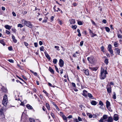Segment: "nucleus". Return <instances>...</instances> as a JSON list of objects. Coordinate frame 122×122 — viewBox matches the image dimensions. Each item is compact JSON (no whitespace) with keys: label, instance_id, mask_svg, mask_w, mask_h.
Masks as SVG:
<instances>
[{"label":"nucleus","instance_id":"obj_1","mask_svg":"<svg viewBox=\"0 0 122 122\" xmlns=\"http://www.w3.org/2000/svg\"><path fill=\"white\" fill-rule=\"evenodd\" d=\"M107 72L106 70H105L104 69L102 68L101 71V75L100 77L101 79H103L106 77V75L107 74Z\"/></svg>","mask_w":122,"mask_h":122},{"label":"nucleus","instance_id":"obj_2","mask_svg":"<svg viewBox=\"0 0 122 122\" xmlns=\"http://www.w3.org/2000/svg\"><path fill=\"white\" fill-rule=\"evenodd\" d=\"M21 22L22 24H24L25 25H26L30 28H33V26L32 24L29 21L23 20H21Z\"/></svg>","mask_w":122,"mask_h":122},{"label":"nucleus","instance_id":"obj_3","mask_svg":"<svg viewBox=\"0 0 122 122\" xmlns=\"http://www.w3.org/2000/svg\"><path fill=\"white\" fill-rule=\"evenodd\" d=\"M106 115H103L102 118H101L99 120V122H104L105 121L104 120L106 119L108 117Z\"/></svg>","mask_w":122,"mask_h":122},{"label":"nucleus","instance_id":"obj_4","mask_svg":"<svg viewBox=\"0 0 122 122\" xmlns=\"http://www.w3.org/2000/svg\"><path fill=\"white\" fill-rule=\"evenodd\" d=\"M107 92L110 95V94L112 92V89L111 86L110 85L107 84Z\"/></svg>","mask_w":122,"mask_h":122},{"label":"nucleus","instance_id":"obj_5","mask_svg":"<svg viewBox=\"0 0 122 122\" xmlns=\"http://www.w3.org/2000/svg\"><path fill=\"white\" fill-rule=\"evenodd\" d=\"M87 59L88 61L91 63H93L94 60V58L92 56L88 57L87 58Z\"/></svg>","mask_w":122,"mask_h":122},{"label":"nucleus","instance_id":"obj_6","mask_svg":"<svg viewBox=\"0 0 122 122\" xmlns=\"http://www.w3.org/2000/svg\"><path fill=\"white\" fill-rule=\"evenodd\" d=\"M108 50L109 51L111 54H112L113 53V51L112 49L111 45V44H109L108 46Z\"/></svg>","mask_w":122,"mask_h":122},{"label":"nucleus","instance_id":"obj_7","mask_svg":"<svg viewBox=\"0 0 122 122\" xmlns=\"http://www.w3.org/2000/svg\"><path fill=\"white\" fill-rule=\"evenodd\" d=\"M104 121H107L108 122H113V119L111 117H108V119L106 120H105Z\"/></svg>","mask_w":122,"mask_h":122},{"label":"nucleus","instance_id":"obj_8","mask_svg":"<svg viewBox=\"0 0 122 122\" xmlns=\"http://www.w3.org/2000/svg\"><path fill=\"white\" fill-rule=\"evenodd\" d=\"M64 63L62 59H60V60L59 63V64L60 66L61 67H63V66Z\"/></svg>","mask_w":122,"mask_h":122},{"label":"nucleus","instance_id":"obj_9","mask_svg":"<svg viewBox=\"0 0 122 122\" xmlns=\"http://www.w3.org/2000/svg\"><path fill=\"white\" fill-rule=\"evenodd\" d=\"M82 71L87 76H88L89 75V70L88 69H83V70Z\"/></svg>","mask_w":122,"mask_h":122},{"label":"nucleus","instance_id":"obj_10","mask_svg":"<svg viewBox=\"0 0 122 122\" xmlns=\"http://www.w3.org/2000/svg\"><path fill=\"white\" fill-rule=\"evenodd\" d=\"M113 119L115 121H117L118 119V116L116 114H115L114 115Z\"/></svg>","mask_w":122,"mask_h":122},{"label":"nucleus","instance_id":"obj_11","mask_svg":"<svg viewBox=\"0 0 122 122\" xmlns=\"http://www.w3.org/2000/svg\"><path fill=\"white\" fill-rule=\"evenodd\" d=\"M106 103V107L107 108H108V107L111 106L110 103L107 100Z\"/></svg>","mask_w":122,"mask_h":122},{"label":"nucleus","instance_id":"obj_12","mask_svg":"<svg viewBox=\"0 0 122 122\" xmlns=\"http://www.w3.org/2000/svg\"><path fill=\"white\" fill-rule=\"evenodd\" d=\"M83 93L82 94V95L85 97H86L87 96V91H86V90H84L83 91Z\"/></svg>","mask_w":122,"mask_h":122},{"label":"nucleus","instance_id":"obj_13","mask_svg":"<svg viewBox=\"0 0 122 122\" xmlns=\"http://www.w3.org/2000/svg\"><path fill=\"white\" fill-rule=\"evenodd\" d=\"M115 53L119 55L120 53V50L118 48H116L115 49Z\"/></svg>","mask_w":122,"mask_h":122},{"label":"nucleus","instance_id":"obj_14","mask_svg":"<svg viewBox=\"0 0 122 122\" xmlns=\"http://www.w3.org/2000/svg\"><path fill=\"white\" fill-rule=\"evenodd\" d=\"M12 38L13 39V41L14 43H16L17 42V40L15 39V36L13 35H12Z\"/></svg>","mask_w":122,"mask_h":122},{"label":"nucleus","instance_id":"obj_15","mask_svg":"<svg viewBox=\"0 0 122 122\" xmlns=\"http://www.w3.org/2000/svg\"><path fill=\"white\" fill-rule=\"evenodd\" d=\"M5 27L6 29L10 30L11 28V26H10L8 25H5Z\"/></svg>","mask_w":122,"mask_h":122},{"label":"nucleus","instance_id":"obj_16","mask_svg":"<svg viewBox=\"0 0 122 122\" xmlns=\"http://www.w3.org/2000/svg\"><path fill=\"white\" fill-rule=\"evenodd\" d=\"M7 101L5 100H3L2 103L5 106L6 105L7 102Z\"/></svg>","mask_w":122,"mask_h":122},{"label":"nucleus","instance_id":"obj_17","mask_svg":"<svg viewBox=\"0 0 122 122\" xmlns=\"http://www.w3.org/2000/svg\"><path fill=\"white\" fill-rule=\"evenodd\" d=\"M97 102L95 101L94 100L92 101L91 102V104L93 105H97Z\"/></svg>","mask_w":122,"mask_h":122},{"label":"nucleus","instance_id":"obj_18","mask_svg":"<svg viewBox=\"0 0 122 122\" xmlns=\"http://www.w3.org/2000/svg\"><path fill=\"white\" fill-rule=\"evenodd\" d=\"M45 54L46 57L49 60H50L51 59V57L46 52H45Z\"/></svg>","mask_w":122,"mask_h":122},{"label":"nucleus","instance_id":"obj_19","mask_svg":"<svg viewBox=\"0 0 122 122\" xmlns=\"http://www.w3.org/2000/svg\"><path fill=\"white\" fill-rule=\"evenodd\" d=\"M71 24H74L75 23V20L73 19L70 20Z\"/></svg>","mask_w":122,"mask_h":122},{"label":"nucleus","instance_id":"obj_20","mask_svg":"<svg viewBox=\"0 0 122 122\" xmlns=\"http://www.w3.org/2000/svg\"><path fill=\"white\" fill-rule=\"evenodd\" d=\"M0 115H4L3 110V109L2 108L0 109Z\"/></svg>","mask_w":122,"mask_h":122},{"label":"nucleus","instance_id":"obj_21","mask_svg":"<svg viewBox=\"0 0 122 122\" xmlns=\"http://www.w3.org/2000/svg\"><path fill=\"white\" fill-rule=\"evenodd\" d=\"M89 68L91 70L94 71H96L97 69V67H90Z\"/></svg>","mask_w":122,"mask_h":122},{"label":"nucleus","instance_id":"obj_22","mask_svg":"<svg viewBox=\"0 0 122 122\" xmlns=\"http://www.w3.org/2000/svg\"><path fill=\"white\" fill-rule=\"evenodd\" d=\"M49 70L52 74L54 73V71L50 67H49Z\"/></svg>","mask_w":122,"mask_h":122},{"label":"nucleus","instance_id":"obj_23","mask_svg":"<svg viewBox=\"0 0 122 122\" xmlns=\"http://www.w3.org/2000/svg\"><path fill=\"white\" fill-rule=\"evenodd\" d=\"M26 106L29 109H31L32 108V107L29 104H27Z\"/></svg>","mask_w":122,"mask_h":122},{"label":"nucleus","instance_id":"obj_24","mask_svg":"<svg viewBox=\"0 0 122 122\" xmlns=\"http://www.w3.org/2000/svg\"><path fill=\"white\" fill-rule=\"evenodd\" d=\"M88 97L90 98H91L92 99H93V97L92 96V95L91 94L88 93Z\"/></svg>","mask_w":122,"mask_h":122},{"label":"nucleus","instance_id":"obj_25","mask_svg":"<svg viewBox=\"0 0 122 122\" xmlns=\"http://www.w3.org/2000/svg\"><path fill=\"white\" fill-rule=\"evenodd\" d=\"M104 62L106 65H108L109 63L108 60L107 59H105Z\"/></svg>","mask_w":122,"mask_h":122},{"label":"nucleus","instance_id":"obj_26","mask_svg":"<svg viewBox=\"0 0 122 122\" xmlns=\"http://www.w3.org/2000/svg\"><path fill=\"white\" fill-rule=\"evenodd\" d=\"M87 115L90 118H92V114L89 113H87Z\"/></svg>","mask_w":122,"mask_h":122},{"label":"nucleus","instance_id":"obj_27","mask_svg":"<svg viewBox=\"0 0 122 122\" xmlns=\"http://www.w3.org/2000/svg\"><path fill=\"white\" fill-rule=\"evenodd\" d=\"M113 98L114 99H115L116 98V93L115 92H113Z\"/></svg>","mask_w":122,"mask_h":122},{"label":"nucleus","instance_id":"obj_28","mask_svg":"<svg viewBox=\"0 0 122 122\" xmlns=\"http://www.w3.org/2000/svg\"><path fill=\"white\" fill-rule=\"evenodd\" d=\"M3 99L8 100L7 97V95H4Z\"/></svg>","mask_w":122,"mask_h":122},{"label":"nucleus","instance_id":"obj_29","mask_svg":"<svg viewBox=\"0 0 122 122\" xmlns=\"http://www.w3.org/2000/svg\"><path fill=\"white\" fill-rule=\"evenodd\" d=\"M0 43L2 44L4 46L5 45V44L4 41L3 40H0Z\"/></svg>","mask_w":122,"mask_h":122},{"label":"nucleus","instance_id":"obj_30","mask_svg":"<svg viewBox=\"0 0 122 122\" xmlns=\"http://www.w3.org/2000/svg\"><path fill=\"white\" fill-rule=\"evenodd\" d=\"M62 117L64 120H66V122L67 121V118L65 115L63 116Z\"/></svg>","mask_w":122,"mask_h":122},{"label":"nucleus","instance_id":"obj_31","mask_svg":"<svg viewBox=\"0 0 122 122\" xmlns=\"http://www.w3.org/2000/svg\"><path fill=\"white\" fill-rule=\"evenodd\" d=\"M57 60L56 59H54L53 60V63L54 64H56V63L57 62Z\"/></svg>","mask_w":122,"mask_h":122},{"label":"nucleus","instance_id":"obj_32","mask_svg":"<svg viewBox=\"0 0 122 122\" xmlns=\"http://www.w3.org/2000/svg\"><path fill=\"white\" fill-rule=\"evenodd\" d=\"M44 47L43 46H41L40 48V50L41 51H44Z\"/></svg>","mask_w":122,"mask_h":122},{"label":"nucleus","instance_id":"obj_33","mask_svg":"<svg viewBox=\"0 0 122 122\" xmlns=\"http://www.w3.org/2000/svg\"><path fill=\"white\" fill-rule=\"evenodd\" d=\"M105 29H106V30L107 32H109L110 31V29L107 27H105Z\"/></svg>","mask_w":122,"mask_h":122},{"label":"nucleus","instance_id":"obj_34","mask_svg":"<svg viewBox=\"0 0 122 122\" xmlns=\"http://www.w3.org/2000/svg\"><path fill=\"white\" fill-rule=\"evenodd\" d=\"M46 106L47 109L48 110H49L50 109V107L48 103H46Z\"/></svg>","mask_w":122,"mask_h":122},{"label":"nucleus","instance_id":"obj_35","mask_svg":"<svg viewBox=\"0 0 122 122\" xmlns=\"http://www.w3.org/2000/svg\"><path fill=\"white\" fill-rule=\"evenodd\" d=\"M114 46L116 47H117L118 46V44L117 42H115L114 44Z\"/></svg>","mask_w":122,"mask_h":122},{"label":"nucleus","instance_id":"obj_36","mask_svg":"<svg viewBox=\"0 0 122 122\" xmlns=\"http://www.w3.org/2000/svg\"><path fill=\"white\" fill-rule=\"evenodd\" d=\"M72 28L74 29H76L77 27V26L76 25H72Z\"/></svg>","mask_w":122,"mask_h":122},{"label":"nucleus","instance_id":"obj_37","mask_svg":"<svg viewBox=\"0 0 122 122\" xmlns=\"http://www.w3.org/2000/svg\"><path fill=\"white\" fill-rule=\"evenodd\" d=\"M29 120L30 122H34L35 120L33 118H29Z\"/></svg>","mask_w":122,"mask_h":122},{"label":"nucleus","instance_id":"obj_38","mask_svg":"<svg viewBox=\"0 0 122 122\" xmlns=\"http://www.w3.org/2000/svg\"><path fill=\"white\" fill-rule=\"evenodd\" d=\"M30 71L31 72H32V73H33L34 74V75H35V76H36L37 75V73L36 72H34L33 71H32L31 70H30Z\"/></svg>","mask_w":122,"mask_h":122},{"label":"nucleus","instance_id":"obj_39","mask_svg":"<svg viewBox=\"0 0 122 122\" xmlns=\"http://www.w3.org/2000/svg\"><path fill=\"white\" fill-rule=\"evenodd\" d=\"M23 26L21 24H19L17 25V27H20V28H22Z\"/></svg>","mask_w":122,"mask_h":122},{"label":"nucleus","instance_id":"obj_40","mask_svg":"<svg viewBox=\"0 0 122 122\" xmlns=\"http://www.w3.org/2000/svg\"><path fill=\"white\" fill-rule=\"evenodd\" d=\"M55 48H56V49L58 51H59L60 50L59 49V46H55Z\"/></svg>","mask_w":122,"mask_h":122},{"label":"nucleus","instance_id":"obj_41","mask_svg":"<svg viewBox=\"0 0 122 122\" xmlns=\"http://www.w3.org/2000/svg\"><path fill=\"white\" fill-rule=\"evenodd\" d=\"M99 104L101 105V106H102L103 105V104L102 102L101 101H100L99 102Z\"/></svg>","mask_w":122,"mask_h":122},{"label":"nucleus","instance_id":"obj_42","mask_svg":"<svg viewBox=\"0 0 122 122\" xmlns=\"http://www.w3.org/2000/svg\"><path fill=\"white\" fill-rule=\"evenodd\" d=\"M59 114L62 117L64 115L63 113L62 112H60V113H59Z\"/></svg>","mask_w":122,"mask_h":122},{"label":"nucleus","instance_id":"obj_43","mask_svg":"<svg viewBox=\"0 0 122 122\" xmlns=\"http://www.w3.org/2000/svg\"><path fill=\"white\" fill-rule=\"evenodd\" d=\"M118 37L120 38H122V36L120 34H117Z\"/></svg>","mask_w":122,"mask_h":122},{"label":"nucleus","instance_id":"obj_44","mask_svg":"<svg viewBox=\"0 0 122 122\" xmlns=\"http://www.w3.org/2000/svg\"><path fill=\"white\" fill-rule=\"evenodd\" d=\"M78 24L79 25H81L82 24V22L81 21H78L77 22Z\"/></svg>","mask_w":122,"mask_h":122},{"label":"nucleus","instance_id":"obj_45","mask_svg":"<svg viewBox=\"0 0 122 122\" xmlns=\"http://www.w3.org/2000/svg\"><path fill=\"white\" fill-rule=\"evenodd\" d=\"M8 61L10 62L11 63H13L14 62V61L12 59H9Z\"/></svg>","mask_w":122,"mask_h":122},{"label":"nucleus","instance_id":"obj_46","mask_svg":"<svg viewBox=\"0 0 122 122\" xmlns=\"http://www.w3.org/2000/svg\"><path fill=\"white\" fill-rule=\"evenodd\" d=\"M104 47L103 46H102L101 48V51L103 52H104Z\"/></svg>","mask_w":122,"mask_h":122},{"label":"nucleus","instance_id":"obj_47","mask_svg":"<svg viewBox=\"0 0 122 122\" xmlns=\"http://www.w3.org/2000/svg\"><path fill=\"white\" fill-rule=\"evenodd\" d=\"M55 67L56 69V71L58 73H59V71H58V69L57 67L56 66H55Z\"/></svg>","mask_w":122,"mask_h":122},{"label":"nucleus","instance_id":"obj_48","mask_svg":"<svg viewBox=\"0 0 122 122\" xmlns=\"http://www.w3.org/2000/svg\"><path fill=\"white\" fill-rule=\"evenodd\" d=\"M83 41H81L80 42V46H82V45H83Z\"/></svg>","mask_w":122,"mask_h":122},{"label":"nucleus","instance_id":"obj_49","mask_svg":"<svg viewBox=\"0 0 122 122\" xmlns=\"http://www.w3.org/2000/svg\"><path fill=\"white\" fill-rule=\"evenodd\" d=\"M92 34L91 36L92 37H93L94 36H97V35L96 34H94L93 33H92Z\"/></svg>","mask_w":122,"mask_h":122},{"label":"nucleus","instance_id":"obj_50","mask_svg":"<svg viewBox=\"0 0 122 122\" xmlns=\"http://www.w3.org/2000/svg\"><path fill=\"white\" fill-rule=\"evenodd\" d=\"M5 33L7 34H9L10 33V32L9 31L6 30L5 31Z\"/></svg>","mask_w":122,"mask_h":122},{"label":"nucleus","instance_id":"obj_51","mask_svg":"<svg viewBox=\"0 0 122 122\" xmlns=\"http://www.w3.org/2000/svg\"><path fill=\"white\" fill-rule=\"evenodd\" d=\"M8 49L10 51H11L12 50V47L11 46L9 47H8Z\"/></svg>","mask_w":122,"mask_h":122},{"label":"nucleus","instance_id":"obj_52","mask_svg":"<svg viewBox=\"0 0 122 122\" xmlns=\"http://www.w3.org/2000/svg\"><path fill=\"white\" fill-rule=\"evenodd\" d=\"M12 14L14 16H16V14L14 12H13L12 13Z\"/></svg>","mask_w":122,"mask_h":122},{"label":"nucleus","instance_id":"obj_53","mask_svg":"<svg viewBox=\"0 0 122 122\" xmlns=\"http://www.w3.org/2000/svg\"><path fill=\"white\" fill-rule=\"evenodd\" d=\"M102 22L104 23V24H106V20L103 19L102 20Z\"/></svg>","mask_w":122,"mask_h":122},{"label":"nucleus","instance_id":"obj_54","mask_svg":"<svg viewBox=\"0 0 122 122\" xmlns=\"http://www.w3.org/2000/svg\"><path fill=\"white\" fill-rule=\"evenodd\" d=\"M24 44L26 46H28V43L26 42H24Z\"/></svg>","mask_w":122,"mask_h":122},{"label":"nucleus","instance_id":"obj_55","mask_svg":"<svg viewBox=\"0 0 122 122\" xmlns=\"http://www.w3.org/2000/svg\"><path fill=\"white\" fill-rule=\"evenodd\" d=\"M91 20L92 24L94 25H95L96 24L95 22L92 20Z\"/></svg>","mask_w":122,"mask_h":122},{"label":"nucleus","instance_id":"obj_56","mask_svg":"<svg viewBox=\"0 0 122 122\" xmlns=\"http://www.w3.org/2000/svg\"><path fill=\"white\" fill-rule=\"evenodd\" d=\"M78 120L79 121H82V119H81L80 117H78Z\"/></svg>","mask_w":122,"mask_h":122},{"label":"nucleus","instance_id":"obj_57","mask_svg":"<svg viewBox=\"0 0 122 122\" xmlns=\"http://www.w3.org/2000/svg\"><path fill=\"white\" fill-rule=\"evenodd\" d=\"M72 86L74 87H76V85L74 83H72Z\"/></svg>","mask_w":122,"mask_h":122},{"label":"nucleus","instance_id":"obj_58","mask_svg":"<svg viewBox=\"0 0 122 122\" xmlns=\"http://www.w3.org/2000/svg\"><path fill=\"white\" fill-rule=\"evenodd\" d=\"M54 18V17L53 16H52L51 18V21H52L53 20Z\"/></svg>","mask_w":122,"mask_h":122},{"label":"nucleus","instance_id":"obj_59","mask_svg":"<svg viewBox=\"0 0 122 122\" xmlns=\"http://www.w3.org/2000/svg\"><path fill=\"white\" fill-rule=\"evenodd\" d=\"M74 121H75L76 122H79L77 120V119L76 118V119H74Z\"/></svg>","mask_w":122,"mask_h":122},{"label":"nucleus","instance_id":"obj_60","mask_svg":"<svg viewBox=\"0 0 122 122\" xmlns=\"http://www.w3.org/2000/svg\"><path fill=\"white\" fill-rule=\"evenodd\" d=\"M34 45L36 47H37V43H34Z\"/></svg>","mask_w":122,"mask_h":122},{"label":"nucleus","instance_id":"obj_61","mask_svg":"<svg viewBox=\"0 0 122 122\" xmlns=\"http://www.w3.org/2000/svg\"><path fill=\"white\" fill-rule=\"evenodd\" d=\"M22 77L25 80H27V78H26V77L24 76V75L22 76Z\"/></svg>","mask_w":122,"mask_h":122},{"label":"nucleus","instance_id":"obj_62","mask_svg":"<svg viewBox=\"0 0 122 122\" xmlns=\"http://www.w3.org/2000/svg\"><path fill=\"white\" fill-rule=\"evenodd\" d=\"M39 44L40 45H42L43 43L41 41H40L39 42Z\"/></svg>","mask_w":122,"mask_h":122},{"label":"nucleus","instance_id":"obj_63","mask_svg":"<svg viewBox=\"0 0 122 122\" xmlns=\"http://www.w3.org/2000/svg\"><path fill=\"white\" fill-rule=\"evenodd\" d=\"M48 84L50 86H51V87H53V86L52 85L51 83H48Z\"/></svg>","mask_w":122,"mask_h":122},{"label":"nucleus","instance_id":"obj_64","mask_svg":"<svg viewBox=\"0 0 122 122\" xmlns=\"http://www.w3.org/2000/svg\"><path fill=\"white\" fill-rule=\"evenodd\" d=\"M68 118H72V116L71 115H69L68 117Z\"/></svg>","mask_w":122,"mask_h":122}]
</instances>
